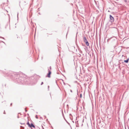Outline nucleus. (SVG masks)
Wrapping results in <instances>:
<instances>
[{
	"instance_id": "f257e3e1",
	"label": "nucleus",
	"mask_w": 129,
	"mask_h": 129,
	"mask_svg": "<svg viewBox=\"0 0 129 129\" xmlns=\"http://www.w3.org/2000/svg\"><path fill=\"white\" fill-rule=\"evenodd\" d=\"M83 41H84L86 45L88 46H89V43L87 41L86 37H84L83 38Z\"/></svg>"
},
{
	"instance_id": "f03ea898",
	"label": "nucleus",
	"mask_w": 129,
	"mask_h": 129,
	"mask_svg": "<svg viewBox=\"0 0 129 129\" xmlns=\"http://www.w3.org/2000/svg\"><path fill=\"white\" fill-rule=\"evenodd\" d=\"M110 21L112 22H113L114 21V18L112 17L111 15H110Z\"/></svg>"
},
{
	"instance_id": "7ed1b4c3",
	"label": "nucleus",
	"mask_w": 129,
	"mask_h": 129,
	"mask_svg": "<svg viewBox=\"0 0 129 129\" xmlns=\"http://www.w3.org/2000/svg\"><path fill=\"white\" fill-rule=\"evenodd\" d=\"M51 74V72L49 70L48 71V73L47 75V77L50 78V75Z\"/></svg>"
},
{
	"instance_id": "20e7f679",
	"label": "nucleus",
	"mask_w": 129,
	"mask_h": 129,
	"mask_svg": "<svg viewBox=\"0 0 129 129\" xmlns=\"http://www.w3.org/2000/svg\"><path fill=\"white\" fill-rule=\"evenodd\" d=\"M129 59H128L126 60H125L124 61L126 63H128V61Z\"/></svg>"
},
{
	"instance_id": "39448f33",
	"label": "nucleus",
	"mask_w": 129,
	"mask_h": 129,
	"mask_svg": "<svg viewBox=\"0 0 129 129\" xmlns=\"http://www.w3.org/2000/svg\"><path fill=\"white\" fill-rule=\"evenodd\" d=\"M82 94H80V97L81 98H82Z\"/></svg>"
},
{
	"instance_id": "423d86ee",
	"label": "nucleus",
	"mask_w": 129,
	"mask_h": 129,
	"mask_svg": "<svg viewBox=\"0 0 129 129\" xmlns=\"http://www.w3.org/2000/svg\"><path fill=\"white\" fill-rule=\"evenodd\" d=\"M43 84V82H42V83H41V85H42Z\"/></svg>"
}]
</instances>
